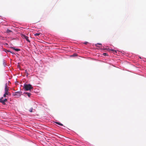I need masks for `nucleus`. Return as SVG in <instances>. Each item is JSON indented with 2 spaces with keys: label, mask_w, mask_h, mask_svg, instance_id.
Segmentation results:
<instances>
[{
  "label": "nucleus",
  "mask_w": 146,
  "mask_h": 146,
  "mask_svg": "<svg viewBox=\"0 0 146 146\" xmlns=\"http://www.w3.org/2000/svg\"><path fill=\"white\" fill-rule=\"evenodd\" d=\"M24 88L25 91L30 90L33 88L32 85L30 84H25L24 86Z\"/></svg>",
  "instance_id": "nucleus-1"
},
{
  "label": "nucleus",
  "mask_w": 146,
  "mask_h": 146,
  "mask_svg": "<svg viewBox=\"0 0 146 146\" xmlns=\"http://www.w3.org/2000/svg\"><path fill=\"white\" fill-rule=\"evenodd\" d=\"M22 93L21 91H18L15 92H13L12 95L13 96H16L18 97L20 96Z\"/></svg>",
  "instance_id": "nucleus-2"
},
{
  "label": "nucleus",
  "mask_w": 146,
  "mask_h": 146,
  "mask_svg": "<svg viewBox=\"0 0 146 146\" xmlns=\"http://www.w3.org/2000/svg\"><path fill=\"white\" fill-rule=\"evenodd\" d=\"M3 97H2L0 99V102L1 103L3 104L4 105H5V102L7 101V99L6 98H5L4 100H3Z\"/></svg>",
  "instance_id": "nucleus-3"
},
{
  "label": "nucleus",
  "mask_w": 146,
  "mask_h": 146,
  "mask_svg": "<svg viewBox=\"0 0 146 146\" xmlns=\"http://www.w3.org/2000/svg\"><path fill=\"white\" fill-rule=\"evenodd\" d=\"M22 37L23 38L25 39L26 40L29 42H30V41L29 40L28 38V37L26 36L25 35H22Z\"/></svg>",
  "instance_id": "nucleus-4"
},
{
  "label": "nucleus",
  "mask_w": 146,
  "mask_h": 146,
  "mask_svg": "<svg viewBox=\"0 0 146 146\" xmlns=\"http://www.w3.org/2000/svg\"><path fill=\"white\" fill-rule=\"evenodd\" d=\"M8 90H9V89H8V86H7V83H6L5 84V92H9Z\"/></svg>",
  "instance_id": "nucleus-5"
},
{
  "label": "nucleus",
  "mask_w": 146,
  "mask_h": 146,
  "mask_svg": "<svg viewBox=\"0 0 146 146\" xmlns=\"http://www.w3.org/2000/svg\"><path fill=\"white\" fill-rule=\"evenodd\" d=\"M7 95H10L11 94H10V93L9 92H5V94H3V96L5 97H6Z\"/></svg>",
  "instance_id": "nucleus-6"
},
{
  "label": "nucleus",
  "mask_w": 146,
  "mask_h": 146,
  "mask_svg": "<svg viewBox=\"0 0 146 146\" xmlns=\"http://www.w3.org/2000/svg\"><path fill=\"white\" fill-rule=\"evenodd\" d=\"M107 50H108L110 51H112L113 52H116V51L115 50H113V49H110L109 48H108Z\"/></svg>",
  "instance_id": "nucleus-7"
},
{
  "label": "nucleus",
  "mask_w": 146,
  "mask_h": 146,
  "mask_svg": "<svg viewBox=\"0 0 146 146\" xmlns=\"http://www.w3.org/2000/svg\"><path fill=\"white\" fill-rule=\"evenodd\" d=\"M12 48L14 50H15L16 51H19L20 50L19 49H18V48Z\"/></svg>",
  "instance_id": "nucleus-8"
},
{
  "label": "nucleus",
  "mask_w": 146,
  "mask_h": 146,
  "mask_svg": "<svg viewBox=\"0 0 146 146\" xmlns=\"http://www.w3.org/2000/svg\"><path fill=\"white\" fill-rule=\"evenodd\" d=\"M25 94L27 95L29 97H30L31 95V94L30 93L26 92Z\"/></svg>",
  "instance_id": "nucleus-9"
},
{
  "label": "nucleus",
  "mask_w": 146,
  "mask_h": 146,
  "mask_svg": "<svg viewBox=\"0 0 146 146\" xmlns=\"http://www.w3.org/2000/svg\"><path fill=\"white\" fill-rule=\"evenodd\" d=\"M55 123L56 124H57L59 125H61V126H63V125L62 124L60 123H59L58 122H55Z\"/></svg>",
  "instance_id": "nucleus-10"
},
{
  "label": "nucleus",
  "mask_w": 146,
  "mask_h": 146,
  "mask_svg": "<svg viewBox=\"0 0 146 146\" xmlns=\"http://www.w3.org/2000/svg\"><path fill=\"white\" fill-rule=\"evenodd\" d=\"M40 34V33H36V34H34V35L35 36H39Z\"/></svg>",
  "instance_id": "nucleus-11"
},
{
  "label": "nucleus",
  "mask_w": 146,
  "mask_h": 146,
  "mask_svg": "<svg viewBox=\"0 0 146 146\" xmlns=\"http://www.w3.org/2000/svg\"><path fill=\"white\" fill-rule=\"evenodd\" d=\"M105 56H108V55L107 54V53H104L103 54Z\"/></svg>",
  "instance_id": "nucleus-12"
},
{
  "label": "nucleus",
  "mask_w": 146,
  "mask_h": 146,
  "mask_svg": "<svg viewBox=\"0 0 146 146\" xmlns=\"http://www.w3.org/2000/svg\"><path fill=\"white\" fill-rule=\"evenodd\" d=\"M33 108H31L29 110V111L30 112H33Z\"/></svg>",
  "instance_id": "nucleus-13"
},
{
  "label": "nucleus",
  "mask_w": 146,
  "mask_h": 146,
  "mask_svg": "<svg viewBox=\"0 0 146 146\" xmlns=\"http://www.w3.org/2000/svg\"><path fill=\"white\" fill-rule=\"evenodd\" d=\"M98 44H99V45H101L102 44H101V43H98V44H96V46H98Z\"/></svg>",
  "instance_id": "nucleus-14"
},
{
  "label": "nucleus",
  "mask_w": 146,
  "mask_h": 146,
  "mask_svg": "<svg viewBox=\"0 0 146 146\" xmlns=\"http://www.w3.org/2000/svg\"><path fill=\"white\" fill-rule=\"evenodd\" d=\"M25 73L27 74V76L28 75V74L27 73V71H26V70L25 71Z\"/></svg>",
  "instance_id": "nucleus-15"
},
{
  "label": "nucleus",
  "mask_w": 146,
  "mask_h": 146,
  "mask_svg": "<svg viewBox=\"0 0 146 146\" xmlns=\"http://www.w3.org/2000/svg\"><path fill=\"white\" fill-rule=\"evenodd\" d=\"M88 43V42H84V44H87Z\"/></svg>",
  "instance_id": "nucleus-16"
},
{
  "label": "nucleus",
  "mask_w": 146,
  "mask_h": 146,
  "mask_svg": "<svg viewBox=\"0 0 146 146\" xmlns=\"http://www.w3.org/2000/svg\"><path fill=\"white\" fill-rule=\"evenodd\" d=\"M11 31L10 30H7V32H10Z\"/></svg>",
  "instance_id": "nucleus-17"
},
{
  "label": "nucleus",
  "mask_w": 146,
  "mask_h": 146,
  "mask_svg": "<svg viewBox=\"0 0 146 146\" xmlns=\"http://www.w3.org/2000/svg\"><path fill=\"white\" fill-rule=\"evenodd\" d=\"M11 53H12V54H13L14 53V52H10Z\"/></svg>",
  "instance_id": "nucleus-18"
},
{
  "label": "nucleus",
  "mask_w": 146,
  "mask_h": 146,
  "mask_svg": "<svg viewBox=\"0 0 146 146\" xmlns=\"http://www.w3.org/2000/svg\"><path fill=\"white\" fill-rule=\"evenodd\" d=\"M40 20H39V21H38V22H40Z\"/></svg>",
  "instance_id": "nucleus-19"
}]
</instances>
